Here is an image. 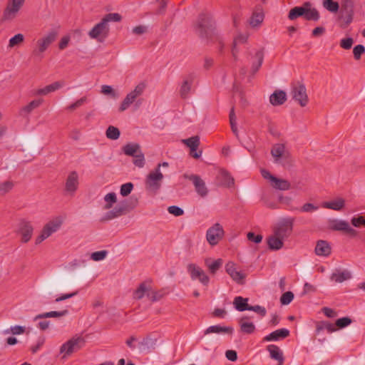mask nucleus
Returning <instances> with one entry per match:
<instances>
[{"label": "nucleus", "mask_w": 365, "mask_h": 365, "mask_svg": "<svg viewBox=\"0 0 365 365\" xmlns=\"http://www.w3.org/2000/svg\"><path fill=\"white\" fill-rule=\"evenodd\" d=\"M195 30L202 38H212L215 35V23L210 14L201 13L195 24Z\"/></svg>", "instance_id": "f257e3e1"}, {"label": "nucleus", "mask_w": 365, "mask_h": 365, "mask_svg": "<svg viewBox=\"0 0 365 365\" xmlns=\"http://www.w3.org/2000/svg\"><path fill=\"white\" fill-rule=\"evenodd\" d=\"M303 17L307 21H317L320 18L319 12L315 8H312V4L304 2L301 6H294L288 14V19L291 21Z\"/></svg>", "instance_id": "f03ea898"}, {"label": "nucleus", "mask_w": 365, "mask_h": 365, "mask_svg": "<svg viewBox=\"0 0 365 365\" xmlns=\"http://www.w3.org/2000/svg\"><path fill=\"white\" fill-rule=\"evenodd\" d=\"M160 163L155 169V171L150 172L145 180V190L147 192L152 196L155 195L160 187L163 175L160 171Z\"/></svg>", "instance_id": "7ed1b4c3"}, {"label": "nucleus", "mask_w": 365, "mask_h": 365, "mask_svg": "<svg viewBox=\"0 0 365 365\" xmlns=\"http://www.w3.org/2000/svg\"><path fill=\"white\" fill-rule=\"evenodd\" d=\"M291 90L292 98L302 107H305L309 103V98L304 84L299 81H294L291 83Z\"/></svg>", "instance_id": "20e7f679"}, {"label": "nucleus", "mask_w": 365, "mask_h": 365, "mask_svg": "<svg viewBox=\"0 0 365 365\" xmlns=\"http://www.w3.org/2000/svg\"><path fill=\"white\" fill-rule=\"evenodd\" d=\"M86 344V340L82 336H74L63 344L60 348V352L63 353V358L71 355L82 349Z\"/></svg>", "instance_id": "39448f33"}, {"label": "nucleus", "mask_w": 365, "mask_h": 365, "mask_svg": "<svg viewBox=\"0 0 365 365\" xmlns=\"http://www.w3.org/2000/svg\"><path fill=\"white\" fill-rule=\"evenodd\" d=\"M224 235L225 231L222 226L217 222L207 230L206 240L211 246H215L223 238Z\"/></svg>", "instance_id": "423d86ee"}, {"label": "nucleus", "mask_w": 365, "mask_h": 365, "mask_svg": "<svg viewBox=\"0 0 365 365\" xmlns=\"http://www.w3.org/2000/svg\"><path fill=\"white\" fill-rule=\"evenodd\" d=\"M110 28L108 24H106L103 19L98 23L94 27L88 32V36L93 39H96L99 42H103L108 36Z\"/></svg>", "instance_id": "0eeeda50"}, {"label": "nucleus", "mask_w": 365, "mask_h": 365, "mask_svg": "<svg viewBox=\"0 0 365 365\" xmlns=\"http://www.w3.org/2000/svg\"><path fill=\"white\" fill-rule=\"evenodd\" d=\"M294 222V218L284 219L274 228V233L284 241L292 234Z\"/></svg>", "instance_id": "6e6552de"}, {"label": "nucleus", "mask_w": 365, "mask_h": 365, "mask_svg": "<svg viewBox=\"0 0 365 365\" xmlns=\"http://www.w3.org/2000/svg\"><path fill=\"white\" fill-rule=\"evenodd\" d=\"M26 0H9L6 7L4 10L3 19L4 20H12L20 11Z\"/></svg>", "instance_id": "1a4fd4ad"}, {"label": "nucleus", "mask_w": 365, "mask_h": 365, "mask_svg": "<svg viewBox=\"0 0 365 365\" xmlns=\"http://www.w3.org/2000/svg\"><path fill=\"white\" fill-rule=\"evenodd\" d=\"M185 179H187L193 183L196 192L201 197H205L208 194V189L206 187L205 182L200 178V175L192 174L188 175L185 173L183 175Z\"/></svg>", "instance_id": "9d476101"}, {"label": "nucleus", "mask_w": 365, "mask_h": 365, "mask_svg": "<svg viewBox=\"0 0 365 365\" xmlns=\"http://www.w3.org/2000/svg\"><path fill=\"white\" fill-rule=\"evenodd\" d=\"M34 232V227L31 222L22 219L19 223V228L16 233L21 235V242L22 243H27L32 237Z\"/></svg>", "instance_id": "9b49d317"}, {"label": "nucleus", "mask_w": 365, "mask_h": 365, "mask_svg": "<svg viewBox=\"0 0 365 365\" xmlns=\"http://www.w3.org/2000/svg\"><path fill=\"white\" fill-rule=\"evenodd\" d=\"M187 269L192 279H198L203 285L205 286H207L209 284V277L200 267H198L195 264L191 263L187 265Z\"/></svg>", "instance_id": "f8f14e48"}, {"label": "nucleus", "mask_w": 365, "mask_h": 365, "mask_svg": "<svg viewBox=\"0 0 365 365\" xmlns=\"http://www.w3.org/2000/svg\"><path fill=\"white\" fill-rule=\"evenodd\" d=\"M330 228L335 231H342L346 235L354 237L357 235V231L349 226L344 220H334L330 223Z\"/></svg>", "instance_id": "ddd939ff"}, {"label": "nucleus", "mask_w": 365, "mask_h": 365, "mask_svg": "<svg viewBox=\"0 0 365 365\" xmlns=\"http://www.w3.org/2000/svg\"><path fill=\"white\" fill-rule=\"evenodd\" d=\"M57 33L56 31L50 32L46 37L38 39L37 41L38 51L34 50V54L38 55V53H43L48 46L56 40Z\"/></svg>", "instance_id": "4468645a"}, {"label": "nucleus", "mask_w": 365, "mask_h": 365, "mask_svg": "<svg viewBox=\"0 0 365 365\" xmlns=\"http://www.w3.org/2000/svg\"><path fill=\"white\" fill-rule=\"evenodd\" d=\"M79 185L78 175L76 171H71L66 180L65 183V190L71 195H73L76 191L78 190Z\"/></svg>", "instance_id": "2eb2a0df"}, {"label": "nucleus", "mask_w": 365, "mask_h": 365, "mask_svg": "<svg viewBox=\"0 0 365 365\" xmlns=\"http://www.w3.org/2000/svg\"><path fill=\"white\" fill-rule=\"evenodd\" d=\"M128 212V205L126 203H121L120 205L115 206L112 210L106 212L105 216L102 218L101 221L110 220L112 219L125 215Z\"/></svg>", "instance_id": "dca6fc26"}, {"label": "nucleus", "mask_w": 365, "mask_h": 365, "mask_svg": "<svg viewBox=\"0 0 365 365\" xmlns=\"http://www.w3.org/2000/svg\"><path fill=\"white\" fill-rule=\"evenodd\" d=\"M216 183L220 186L231 187L235 184V179L227 170L220 169L216 177Z\"/></svg>", "instance_id": "f3484780"}, {"label": "nucleus", "mask_w": 365, "mask_h": 365, "mask_svg": "<svg viewBox=\"0 0 365 365\" xmlns=\"http://www.w3.org/2000/svg\"><path fill=\"white\" fill-rule=\"evenodd\" d=\"M226 272L239 284H244L245 275L242 272L236 270L235 264L232 262H229L225 265Z\"/></svg>", "instance_id": "a211bd4d"}, {"label": "nucleus", "mask_w": 365, "mask_h": 365, "mask_svg": "<svg viewBox=\"0 0 365 365\" xmlns=\"http://www.w3.org/2000/svg\"><path fill=\"white\" fill-rule=\"evenodd\" d=\"M184 143L190 148V155L195 159H198L202 154V151L195 152L200 145V138L198 136H192L183 140Z\"/></svg>", "instance_id": "6ab92c4d"}, {"label": "nucleus", "mask_w": 365, "mask_h": 365, "mask_svg": "<svg viewBox=\"0 0 365 365\" xmlns=\"http://www.w3.org/2000/svg\"><path fill=\"white\" fill-rule=\"evenodd\" d=\"M290 332L285 328L275 330L263 338V341H279L288 337Z\"/></svg>", "instance_id": "aec40b11"}, {"label": "nucleus", "mask_w": 365, "mask_h": 365, "mask_svg": "<svg viewBox=\"0 0 365 365\" xmlns=\"http://www.w3.org/2000/svg\"><path fill=\"white\" fill-rule=\"evenodd\" d=\"M194 76L192 74H189L186 76L180 88V96L181 98L185 99L187 98L188 94L191 90V86L193 83Z\"/></svg>", "instance_id": "412c9836"}, {"label": "nucleus", "mask_w": 365, "mask_h": 365, "mask_svg": "<svg viewBox=\"0 0 365 365\" xmlns=\"http://www.w3.org/2000/svg\"><path fill=\"white\" fill-rule=\"evenodd\" d=\"M331 248L325 240H319L315 247V253L318 256L327 257L331 254Z\"/></svg>", "instance_id": "4be33fe9"}, {"label": "nucleus", "mask_w": 365, "mask_h": 365, "mask_svg": "<svg viewBox=\"0 0 365 365\" xmlns=\"http://www.w3.org/2000/svg\"><path fill=\"white\" fill-rule=\"evenodd\" d=\"M264 18V14L263 13V9L262 6L257 5L250 18V23L252 26H257L263 21Z\"/></svg>", "instance_id": "5701e85b"}, {"label": "nucleus", "mask_w": 365, "mask_h": 365, "mask_svg": "<svg viewBox=\"0 0 365 365\" xmlns=\"http://www.w3.org/2000/svg\"><path fill=\"white\" fill-rule=\"evenodd\" d=\"M267 350L269 352L270 357L272 359L277 360L278 361V365H282L284 363V359L283 356V353L277 345H268L267 346Z\"/></svg>", "instance_id": "b1692460"}, {"label": "nucleus", "mask_w": 365, "mask_h": 365, "mask_svg": "<svg viewBox=\"0 0 365 365\" xmlns=\"http://www.w3.org/2000/svg\"><path fill=\"white\" fill-rule=\"evenodd\" d=\"M287 101V94L281 90L275 91L269 97L270 103L274 106H281Z\"/></svg>", "instance_id": "393cba45"}, {"label": "nucleus", "mask_w": 365, "mask_h": 365, "mask_svg": "<svg viewBox=\"0 0 365 365\" xmlns=\"http://www.w3.org/2000/svg\"><path fill=\"white\" fill-rule=\"evenodd\" d=\"M61 225V221H57V220L50 221L43 226V227L41 230V232L45 236H46V237L48 238L53 233L56 232L60 228Z\"/></svg>", "instance_id": "a878e982"}, {"label": "nucleus", "mask_w": 365, "mask_h": 365, "mask_svg": "<svg viewBox=\"0 0 365 365\" xmlns=\"http://www.w3.org/2000/svg\"><path fill=\"white\" fill-rule=\"evenodd\" d=\"M268 247L271 250H279L282 248L284 241L274 233L267 238Z\"/></svg>", "instance_id": "bb28decb"}, {"label": "nucleus", "mask_w": 365, "mask_h": 365, "mask_svg": "<svg viewBox=\"0 0 365 365\" xmlns=\"http://www.w3.org/2000/svg\"><path fill=\"white\" fill-rule=\"evenodd\" d=\"M354 14V12H342V11H340L338 21L341 28L346 29L349 26L353 21Z\"/></svg>", "instance_id": "cd10ccee"}, {"label": "nucleus", "mask_w": 365, "mask_h": 365, "mask_svg": "<svg viewBox=\"0 0 365 365\" xmlns=\"http://www.w3.org/2000/svg\"><path fill=\"white\" fill-rule=\"evenodd\" d=\"M233 330L234 329L232 327H222L220 325H214L209 327L205 331V334H208L211 333L232 334L233 333Z\"/></svg>", "instance_id": "c85d7f7f"}, {"label": "nucleus", "mask_w": 365, "mask_h": 365, "mask_svg": "<svg viewBox=\"0 0 365 365\" xmlns=\"http://www.w3.org/2000/svg\"><path fill=\"white\" fill-rule=\"evenodd\" d=\"M345 205V200L342 198H337L336 200L330 202H324L322 207L324 208L331 209L336 211L341 210Z\"/></svg>", "instance_id": "c756f323"}, {"label": "nucleus", "mask_w": 365, "mask_h": 365, "mask_svg": "<svg viewBox=\"0 0 365 365\" xmlns=\"http://www.w3.org/2000/svg\"><path fill=\"white\" fill-rule=\"evenodd\" d=\"M248 298H244L238 296L234 299L233 304L235 308L239 312H244L250 309V305L248 304Z\"/></svg>", "instance_id": "7c9ffc66"}, {"label": "nucleus", "mask_w": 365, "mask_h": 365, "mask_svg": "<svg viewBox=\"0 0 365 365\" xmlns=\"http://www.w3.org/2000/svg\"><path fill=\"white\" fill-rule=\"evenodd\" d=\"M150 290L151 287L150 285L148 287L145 282H142L133 292V298L135 299H141L145 295L147 296V293Z\"/></svg>", "instance_id": "2f4dec72"}, {"label": "nucleus", "mask_w": 365, "mask_h": 365, "mask_svg": "<svg viewBox=\"0 0 365 365\" xmlns=\"http://www.w3.org/2000/svg\"><path fill=\"white\" fill-rule=\"evenodd\" d=\"M249 319L247 317H243L240 321V330L244 334H250L255 330V326L252 322H247L245 320Z\"/></svg>", "instance_id": "473e14b6"}, {"label": "nucleus", "mask_w": 365, "mask_h": 365, "mask_svg": "<svg viewBox=\"0 0 365 365\" xmlns=\"http://www.w3.org/2000/svg\"><path fill=\"white\" fill-rule=\"evenodd\" d=\"M122 150L125 155L128 156H135L140 150V145L138 143H127L122 148Z\"/></svg>", "instance_id": "72a5a7b5"}, {"label": "nucleus", "mask_w": 365, "mask_h": 365, "mask_svg": "<svg viewBox=\"0 0 365 365\" xmlns=\"http://www.w3.org/2000/svg\"><path fill=\"white\" fill-rule=\"evenodd\" d=\"M351 274L349 271L344 270L340 272L336 270V272L333 273L331 276V279L336 282H343L344 281L351 279Z\"/></svg>", "instance_id": "f704fd0d"}, {"label": "nucleus", "mask_w": 365, "mask_h": 365, "mask_svg": "<svg viewBox=\"0 0 365 365\" xmlns=\"http://www.w3.org/2000/svg\"><path fill=\"white\" fill-rule=\"evenodd\" d=\"M284 150V145L280 143L276 144L272 147L271 154L274 158V162L279 161L280 158L285 154Z\"/></svg>", "instance_id": "c9c22d12"}, {"label": "nucleus", "mask_w": 365, "mask_h": 365, "mask_svg": "<svg viewBox=\"0 0 365 365\" xmlns=\"http://www.w3.org/2000/svg\"><path fill=\"white\" fill-rule=\"evenodd\" d=\"M68 313L67 309H64L63 311L57 312V311H51L48 312H45L42 314H39L36 316L34 320L45 319L48 317H61L66 316Z\"/></svg>", "instance_id": "e433bc0d"}, {"label": "nucleus", "mask_w": 365, "mask_h": 365, "mask_svg": "<svg viewBox=\"0 0 365 365\" xmlns=\"http://www.w3.org/2000/svg\"><path fill=\"white\" fill-rule=\"evenodd\" d=\"M272 186L280 190H287L290 188V183L288 180L280 179L277 178H273V181L272 182Z\"/></svg>", "instance_id": "4c0bfd02"}, {"label": "nucleus", "mask_w": 365, "mask_h": 365, "mask_svg": "<svg viewBox=\"0 0 365 365\" xmlns=\"http://www.w3.org/2000/svg\"><path fill=\"white\" fill-rule=\"evenodd\" d=\"M106 135L108 139L117 140L120 137V132L118 128L109 125L106 131Z\"/></svg>", "instance_id": "58836bf2"}, {"label": "nucleus", "mask_w": 365, "mask_h": 365, "mask_svg": "<svg viewBox=\"0 0 365 365\" xmlns=\"http://www.w3.org/2000/svg\"><path fill=\"white\" fill-rule=\"evenodd\" d=\"M323 6L330 12L336 13L339 11V4L334 0H323Z\"/></svg>", "instance_id": "ea45409f"}, {"label": "nucleus", "mask_w": 365, "mask_h": 365, "mask_svg": "<svg viewBox=\"0 0 365 365\" xmlns=\"http://www.w3.org/2000/svg\"><path fill=\"white\" fill-rule=\"evenodd\" d=\"M205 264L207 266L210 272L212 274H215L222 267V259H217L213 261L211 264H208V261L206 260Z\"/></svg>", "instance_id": "a19ab883"}, {"label": "nucleus", "mask_w": 365, "mask_h": 365, "mask_svg": "<svg viewBox=\"0 0 365 365\" xmlns=\"http://www.w3.org/2000/svg\"><path fill=\"white\" fill-rule=\"evenodd\" d=\"M135 96H132L130 93L126 96L125 99L121 103L118 110L119 112H123L135 101Z\"/></svg>", "instance_id": "79ce46f5"}, {"label": "nucleus", "mask_w": 365, "mask_h": 365, "mask_svg": "<svg viewBox=\"0 0 365 365\" xmlns=\"http://www.w3.org/2000/svg\"><path fill=\"white\" fill-rule=\"evenodd\" d=\"M104 200L106 201V205H104V209L108 210L113 207V205L116 202L117 197L115 192L108 193L104 197Z\"/></svg>", "instance_id": "37998d69"}, {"label": "nucleus", "mask_w": 365, "mask_h": 365, "mask_svg": "<svg viewBox=\"0 0 365 365\" xmlns=\"http://www.w3.org/2000/svg\"><path fill=\"white\" fill-rule=\"evenodd\" d=\"M229 118H230V123L231 130L233 132V133L237 136L238 135V130L237 128V123H236V115L235 113V108L232 107L230 114H229Z\"/></svg>", "instance_id": "c03bdc74"}, {"label": "nucleus", "mask_w": 365, "mask_h": 365, "mask_svg": "<svg viewBox=\"0 0 365 365\" xmlns=\"http://www.w3.org/2000/svg\"><path fill=\"white\" fill-rule=\"evenodd\" d=\"M42 99H35L31 101L28 105L23 107L21 110L26 112V113H31L33 110L40 106L42 103Z\"/></svg>", "instance_id": "a18cd8bd"}, {"label": "nucleus", "mask_w": 365, "mask_h": 365, "mask_svg": "<svg viewBox=\"0 0 365 365\" xmlns=\"http://www.w3.org/2000/svg\"><path fill=\"white\" fill-rule=\"evenodd\" d=\"M247 36L245 35H243V34H240L237 37L235 38L234 41H233L232 48V54L235 58H236V53L237 52L236 51L237 43H245L247 41Z\"/></svg>", "instance_id": "49530a36"}, {"label": "nucleus", "mask_w": 365, "mask_h": 365, "mask_svg": "<svg viewBox=\"0 0 365 365\" xmlns=\"http://www.w3.org/2000/svg\"><path fill=\"white\" fill-rule=\"evenodd\" d=\"M354 0H341V11L342 12H354Z\"/></svg>", "instance_id": "de8ad7c7"}, {"label": "nucleus", "mask_w": 365, "mask_h": 365, "mask_svg": "<svg viewBox=\"0 0 365 365\" xmlns=\"http://www.w3.org/2000/svg\"><path fill=\"white\" fill-rule=\"evenodd\" d=\"M335 322L337 329H341L350 325L352 322V320L349 317H344L336 319Z\"/></svg>", "instance_id": "09e8293b"}, {"label": "nucleus", "mask_w": 365, "mask_h": 365, "mask_svg": "<svg viewBox=\"0 0 365 365\" xmlns=\"http://www.w3.org/2000/svg\"><path fill=\"white\" fill-rule=\"evenodd\" d=\"M103 21L108 24V22L114 21V22H119L122 19L121 15H120L118 13H109L106 14L103 19Z\"/></svg>", "instance_id": "8fccbe9b"}, {"label": "nucleus", "mask_w": 365, "mask_h": 365, "mask_svg": "<svg viewBox=\"0 0 365 365\" xmlns=\"http://www.w3.org/2000/svg\"><path fill=\"white\" fill-rule=\"evenodd\" d=\"M24 41V36L21 34H16L14 36L10 38L9 42V47L13 48L23 43Z\"/></svg>", "instance_id": "3c124183"}, {"label": "nucleus", "mask_w": 365, "mask_h": 365, "mask_svg": "<svg viewBox=\"0 0 365 365\" xmlns=\"http://www.w3.org/2000/svg\"><path fill=\"white\" fill-rule=\"evenodd\" d=\"M133 157V164L138 167V168H143L145 165V157L144 154L142 153V151L138 152L137 154L135 155Z\"/></svg>", "instance_id": "603ef678"}, {"label": "nucleus", "mask_w": 365, "mask_h": 365, "mask_svg": "<svg viewBox=\"0 0 365 365\" xmlns=\"http://www.w3.org/2000/svg\"><path fill=\"white\" fill-rule=\"evenodd\" d=\"M294 299V294L290 292L283 293L280 297V302L282 305H287L291 303Z\"/></svg>", "instance_id": "864d4df0"}, {"label": "nucleus", "mask_w": 365, "mask_h": 365, "mask_svg": "<svg viewBox=\"0 0 365 365\" xmlns=\"http://www.w3.org/2000/svg\"><path fill=\"white\" fill-rule=\"evenodd\" d=\"M133 189V184L132 182H127L123 184L120 187V195L123 197H126L130 194Z\"/></svg>", "instance_id": "5fc2aeb1"}, {"label": "nucleus", "mask_w": 365, "mask_h": 365, "mask_svg": "<svg viewBox=\"0 0 365 365\" xmlns=\"http://www.w3.org/2000/svg\"><path fill=\"white\" fill-rule=\"evenodd\" d=\"M255 56L258 59V61L257 63H254L252 65V70L254 72H257L262 64L263 58H264V54H263L262 51H257L255 53Z\"/></svg>", "instance_id": "6e6d98bb"}, {"label": "nucleus", "mask_w": 365, "mask_h": 365, "mask_svg": "<svg viewBox=\"0 0 365 365\" xmlns=\"http://www.w3.org/2000/svg\"><path fill=\"white\" fill-rule=\"evenodd\" d=\"M365 53V47L359 44L354 47L353 48V54L354 57L356 60H359L361 58V56Z\"/></svg>", "instance_id": "4d7b16f0"}, {"label": "nucleus", "mask_w": 365, "mask_h": 365, "mask_svg": "<svg viewBox=\"0 0 365 365\" xmlns=\"http://www.w3.org/2000/svg\"><path fill=\"white\" fill-rule=\"evenodd\" d=\"M276 163L281 164L283 167H290L292 165V160L289 155V153H285L279 160V162H275Z\"/></svg>", "instance_id": "13d9d810"}, {"label": "nucleus", "mask_w": 365, "mask_h": 365, "mask_svg": "<svg viewBox=\"0 0 365 365\" xmlns=\"http://www.w3.org/2000/svg\"><path fill=\"white\" fill-rule=\"evenodd\" d=\"M163 296L164 294L161 291H152L147 293L148 298L152 302L159 301Z\"/></svg>", "instance_id": "bf43d9fd"}, {"label": "nucleus", "mask_w": 365, "mask_h": 365, "mask_svg": "<svg viewBox=\"0 0 365 365\" xmlns=\"http://www.w3.org/2000/svg\"><path fill=\"white\" fill-rule=\"evenodd\" d=\"M14 187L11 181H5L0 184V195H3L10 191Z\"/></svg>", "instance_id": "052dcab7"}, {"label": "nucleus", "mask_w": 365, "mask_h": 365, "mask_svg": "<svg viewBox=\"0 0 365 365\" xmlns=\"http://www.w3.org/2000/svg\"><path fill=\"white\" fill-rule=\"evenodd\" d=\"M107 251L106 250H101V251H97L94 252L91 254V259L93 261H101L106 258L107 255Z\"/></svg>", "instance_id": "680f3d73"}, {"label": "nucleus", "mask_w": 365, "mask_h": 365, "mask_svg": "<svg viewBox=\"0 0 365 365\" xmlns=\"http://www.w3.org/2000/svg\"><path fill=\"white\" fill-rule=\"evenodd\" d=\"M24 331H25V327L16 325V326L11 327L10 329H7V330L4 331V334L11 333L14 335H17V334H24Z\"/></svg>", "instance_id": "e2e57ef3"}, {"label": "nucleus", "mask_w": 365, "mask_h": 365, "mask_svg": "<svg viewBox=\"0 0 365 365\" xmlns=\"http://www.w3.org/2000/svg\"><path fill=\"white\" fill-rule=\"evenodd\" d=\"M168 211L170 214H171L175 217H179L184 214L183 210L178 206H175V205H172V206L168 207Z\"/></svg>", "instance_id": "0e129e2a"}, {"label": "nucleus", "mask_w": 365, "mask_h": 365, "mask_svg": "<svg viewBox=\"0 0 365 365\" xmlns=\"http://www.w3.org/2000/svg\"><path fill=\"white\" fill-rule=\"evenodd\" d=\"M145 88V85L143 83H140L138 85H137L133 91H132L130 93L133 96H135V98L136 99L137 97L140 96L143 93L144 89Z\"/></svg>", "instance_id": "69168bd1"}, {"label": "nucleus", "mask_w": 365, "mask_h": 365, "mask_svg": "<svg viewBox=\"0 0 365 365\" xmlns=\"http://www.w3.org/2000/svg\"><path fill=\"white\" fill-rule=\"evenodd\" d=\"M354 43V40L352 38H345L341 40L340 46L344 49L348 50L350 49Z\"/></svg>", "instance_id": "338daca9"}, {"label": "nucleus", "mask_w": 365, "mask_h": 365, "mask_svg": "<svg viewBox=\"0 0 365 365\" xmlns=\"http://www.w3.org/2000/svg\"><path fill=\"white\" fill-rule=\"evenodd\" d=\"M351 224L356 227H365V218L363 216L354 217L351 219Z\"/></svg>", "instance_id": "774afa93"}]
</instances>
